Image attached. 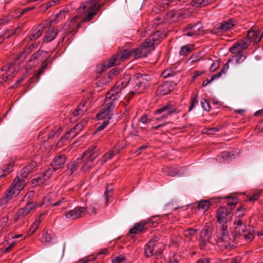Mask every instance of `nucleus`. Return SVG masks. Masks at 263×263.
Here are the masks:
<instances>
[{"label": "nucleus", "mask_w": 263, "mask_h": 263, "mask_svg": "<svg viewBox=\"0 0 263 263\" xmlns=\"http://www.w3.org/2000/svg\"><path fill=\"white\" fill-rule=\"evenodd\" d=\"M260 194L259 193H257L255 194H254L252 195L249 196L248 198V200L249 201H254L256 200H257L259 197H260Z\"/></svg>", "instance_id": "obj_58"}, {"label": "nucleus", "mask_w": 263, "mask_h": 263, "mask_svg": "<svg viewBox=\"0 0 263 263\" xmlns=\"http://www.w3.org/2000/svg\"><path fill=\"white\" fill-rule=\"evenodd\" d=\"M220 63L218 61H215L211 65L210 70L211 71H215L219 67Z\"/></svg>", "instance_id": "obj_59"}, {"label": "nucleus", "mask_w": 263, "mask_h": 263, "mask_svg": "<svg viewBox=\"0 0 263 263\" xmlns=\"http://www.w3.org/2000/svg\"><path fill=\"white\" fill-rule=\"evenodd\" d=\"M125 261V257L124 255H120L116 256L114 258L112 259V263H121Z\"/></svg>", "instance_id": "obj_51"}, {"label": "nucleus", "mask_w": 263, "mask_h": 263, "mask_svg": "<svg viewBox=\"0 0 263 263\" xmlns=\"http://www.w3.org/2000/svg\"><path fill=\"white\" fill-rule=\"evenodd\" d=\"M59 32V29L57 27L49 28L45 33L44 41L46 43L51 42L57 37Z\"/></svg>", "instance_id": "obj_19"}, {"label": "nucleus", "mask_w": 263, "mask_h": 263, "mask_svg": "<svg viewBox=\"0 0 263 263\" xmlns=\"http://www.w3.org/2000/svg\"><path fill=\"white\" fill-rule=\"evenodd\" d=\"M1 71H6V73L2 77V79L5 82L10 80L16 74L13 63L9 64L8 65L3 67L1 68Z\"/></svg>", "instance_id": "obj_15"}, {"label": "nucleus", "mask_w": 263, "mask_h": 263, "mask_svg": "<svg viewBox=\"0 0 263 263\" xmlns=\"http://www.w3.org/2000/svg\"><path fill=\"white\" fill-rule=\"evenodd\" d=\"M159 239L160 237L158 236L155 235L148 241V242H151L152 245H157V243H155L158 242Z\"/></svg>", "instance_id": "obj_62"}, {"label": "nucleus", "mask_w": 263, "mask_h": 263, "mask_svg": "<svg viewBox=\"0 0 263 263\" xmlns=\"http://www.w3.org/2000/svg\"><path fill=\"white\" fill-rule=\"evenodd\" d=\"M198 100H197V95H195L192 97L191 102H190V106L189 107V110L191 111L193 109V108L195 106L196 104H198Z\"/></svg>", "instance_id": "obj_43"}, {"label": "nucleus", "mask_w": 263, "mask_h": 263, "mask_svg": "<svg viewBox=\"0 0 263 263\" xmlns=\"http://www.w3.org/2000/svg\"><path fill=\"white\" fill-rule=\"evenodd\" d=\"M173 87L170 83L165 82L159 85L157 89V93L160 96H164L169 93Z\"/></svg>", "instance_id": "obj_21"}, {"label": "nucleus", "mask_w": 263, "mask_h": 263, "mask_svg": "<svg viewBox=\"0 0 263 263\" xmlns=\"http://www.w3.org/2000/svg\"><path fill=\"white\" fill-rule=\"evenodd\" d=\"M151 79L147 74L136 73L132 78L130 75H124L121 79L117 82L112 89L106 94L105 102V105L102 108L99 116L101 118L107 117L108 120L104 121L101 125L97 127L96 132H99L104 129L109 123V119H111L112 111L116 106V102L121 97L124 89L128 84L132 86L134 90L132 92L136 93L143 92L151 85Z\"/></svg>", "instance_id": "obj_1"}, {"label": "nucleus", "mask_w": 263, "mask_h": 263, "mask_svg": "<svg viewBox=\"0 0 263 263\" xmlns=\"http://www.w3.org/2000/svg\"><path fill=\"white\" fill-rule=\"evenodd\" d=\"M238 202V199L237 198H230L228 200L227 204L232 209L233 207L235 206Z\"/></svg>", "instance_id": "obj_47"}, {"label": "nucleus", "mask_w": 263, "mask_h": 263, "mask_svg": "<svg viewBox=\"0 0 263 263\" xmlns=\"http://www.w3.org/2000/svg\"><path fill=\"white\" fill-rule=\"evenodd\" d=\"M46 180V179L44 177L43 178L39 177L32 180V184L35 185H39L43 183Z\"/></svg>", "instance_id": "obj_53"}, {"label": "nucleus", "mask_w": 263, "mask_h": 263, "mask_svg": "<svg viewBox=\"0 0 263 263\" xmlns=\"http://www.w3.org/2000/svg\"><path fill=\"white\" fill-rule=\"evenodd\" d=\"M241 239H244L248 242L252 241L255 237V231L254 230H246L245 232L239 236Z\"/></svg>", "instance_id": "obj_26"}, {"label": "nucleus", "mask_w": 263, "mask_h": 263, "mask_svg": "<svg viewBox=\"0 0 263 263\" xmlns=\"http://www.w3.org/2000/svg\"><path fill=\"white\" fill-rule=\"evenodd\" d=\"M121 62V61L120 59V55H118V54L117 53L116 54L114 55L110 59L107 64V66L108 67H111L118 65L120 64Z\"/></svg>", "instance_id": "obj_33"}, {"label": "nucleus", "mask_w": 263, "mask_h": 263, "mask_svg": "<svg viewBox=\"0 0 263 263\" xmlns=\"http://www.w3.org/2000/svg\"><path fill=\"white\" fill-rule=\"evenodd\" d=\"M120 72V69L118 68H115L111 69L109 72V77L116 76Z\"/></svg>", "instance_id": "obj_60"}, {"label": "nucleus", "mask_w": 263, "mask_h": 263, "mask_svg": "<svg viewBox=\"0 0 263 263\" xmlns=\"http://www.w3.org/2000/svg\"><path fill=\"white\" fill-rule=\"evenodd\" d=\"M39 224H40L36 221L34 222L31 224L28 231V234L29 235H32L35 232V231L38 229Z\"/></svg>", "instance_id": "obj_45"}, {"label": "nucleus", "mask_w": 263, "mask_h": 263, "mask_svg": "<svg viewBox=\"0 0 263 263\" xmlns=\"http://www.w3.org/2000/svg\"><path fill=\"white\" fill-rule=\"evenodd\" d=\"M200 103H201V106L203 108V109H204L205 110H206V111L210 110V105L209 104V103L208 102V101L206 100H205L204 99H202L201 100Z\"/></svg>", "instance_id": "obj_52"}, {"label": "nucleus", "mask_w": 263, "mask_h": 263, "mask_svg": "<svg viewBox=\"0 0 263 263\" xmlns=\"http://www.w3.org/2000/svg\"><path fill=\"white\" fill-rule=\"evenodd\" d=\"M84 164L82 166L81 170L83 172H85L89 170L91 168L93 167L97 163V162H92L89 161L86 159H83Z\"/></svg>", "instance_id": "obj_32"}, {"label": "nucleus", "mask_w": 263, "mask_h": 263, "mask_svg": "<svg viewBox=\"0 0 263 263\" xmlns=\"http://www.w3.org/2000/svg\"><path fill=\"white\" fill-rule=\"evenodd\" d=\"M56 170H54L53 167H52L51 168H49L44 173V177H45L46 179V180L49 179L50 177V176L53 174L54 172Z\"/></svg>", "instance_id": "obj_46"}, {"label": "nucleus", "mask_w": 263, "mask_h": 263, "mask_svg": "<svg viewBox=\"0 0 263 263\" xmlns=\"http://www.w3.org/2000/svg\"><path fill=\"white\" fill-rule=\"evenodd\" d=\"M234 54L231 58L228 60V63L234 61L237 64L241 63L247 58V55L244 53H237Z\"/></svg>", "instance_id": "obj_27"}, {"label": "nucleus", "mask_w": 263, "mask_h": 263, "mask_svg": "<svg viewBox=\"0 0 263 263\" xmlns=\"http://www.w3.org/2000/svg\"><path fill=\"white\" fill-rule=\"evenodd\" d=\"M229 212L224 206L219 207L216 212L217 226L216 241L220 247L227 248L230 245V237L228 230V218Z\"/></svg>", "instance_id": "obj_2"}, {"label": "nucleus", "mask_w": 263, "mask_h": 263, "mask_svg": "<svg viewBox=\"0 0 263 263\" xmlns=\"http://www.w3.org/2000/svg\"><path fill=\"white\" fill-rule=\"evenodd\" d=\"M177 112L176 108L172 103H168L165 105L156 109L155 111V115H161L160 117L156 118L157 120H164L168 118V117Z\"/></svg>", "instance_id": "obj_7"}, {"label": "nucleus", "mask_w": 263, "mask_h": 263, "mask_svg": "<svg viewBox=\"0 0 263 263\" xmlns=\"http://www.w3.org/2000/svg\"><path fill=\"white\" fill-rule=\"evenodd\" d=\"M30 52V49L25 48L24 49L23 52L20 54V55L17 57L18 60L24 59L29 54Z\"/></svg>", "instance_id": "obj_56"}, {"label": "nucleus", "mask_w": 263, "mask_h": 263, "mask_svg": "<svg viewBox=\"0 0 263 263\" xmlns=\"http://www.w3.org/2000/svg\"><path fill=\"white\" fill-rule=\"evenodd\" d=\"M52 20H46L43 23L39 24L28 36L30 41H34L41 37L44 30L46 28H50L52 26Z\"/></svg>", "instance_id": "obj_8"}, {"label": "nucleus", "mask_w": 263, "mask_h": 263, "mask_svg": "<svg viewBox=\"0 0 263 263\" xmlns=\"http://www.w3.org/2000/svg\"><path fill=\"white\" fill-rule=\"evenodd\" d=\"M9 220L8 216H5L0 219V232L5 228Z\"/></svg>", "instance_id": "obj_50"}, {"label": "nucleus", "mask_w": 263, "mask_h": 263, "mask_svg": "<svg viewBox=\"0 0 263 263\" xmlns=\"http://www.w3.org/2000/svg\"><path fill=\"white\" fill-rule=\"evenodd\" d=\"M146 223L142 222L136 223L134 227L129 230V233L130 234H135L141 232L144 229Z\"/></svg>", "instance_id": "obj_29"}, {"label": "nucleus", "mask_w": 263, "mask_h": 263, "mask_svg": "<svg viewBox=\"0 0 263 263\" xmlns=\"http://www.w3.org/2000/svg\"><path fill=\"white\" fill-rule=\"evenodd\" d=\"M13 165L11 164H7L0 170V177L6 176L12 171Z\"/></svg>", "instance_id": "obj_36"}, {"label": "nucleus", "mask_w": 263, "mask_h": 263, "mask_svg": "<svg viewBox=\"0 0 263 263\" xmlns=\"http://www.w3.org/2000/svg\"><path fill=\"white\" fill-rule=\"evenodd\" d=\"M210 242V240H204L203 239L199 238V246L201 250H205L206 247V245Z\"/></svg>", "instance_id": "obj_54"}, {"label": "nucleus", "mask_w": 263, "mask_h": 263, "mask_svg": "<svg viewBox=\"0 0 263 263\" xmlns=\"http://www.w3.org/2000/svg\"><path fill=\"white\" fill-rule=\"evenodd\" d=\"M145 223H146V225L148 224L150 227H156L157 226L158 223L157 222H156V221H154L153 220V219H148L147 220V222H146Z\"/></svg>", "instance_id": "obj_61"}, {"label": "nucleus", "mask_w": 263, "mask_h": 263, "mask_svg": "<svg viewBox=\"0 0 263 263\" xmlns=\"http://www.w3.org/2000/svg\"><path fill=\"white\" fill-rule=\"evenodd\" d=\"M79 167V162L77 161H73L69 162L67 165V170L66 173L68 175H72Z\"/></svg>", "instance_id": "obj_31"}, {"label": "nucleus", "mask_w": 263, "mask_h": 263, "mask_svg": "<svg viewBox=\"0 0 263 263\" xmlns=\"http://www.w3.org/2000/svg\"><path fill=\"white\" fill-rule=\"evenodd\" d=\"M36 203L32 201H28L26 205L21 208L15 214L14 220L16 222L18 219L25 217L35 210Z\"/></svg>", "instance_id": "obj_10"}, {"label": "nucleus", "mask_w": 263, "mask_h": 263, "mask_svg": "<svg viewBox=\"0 0 263 263\" xmlns=\"http://www.w3.org/2000/svg\"><path fill=\"white\" fill-rule=\"evenodd\" d=\"M120 149L116 146L113 149L110 150L109 152L106 153L103 157L98 160L101 164H104L108 160L111 159L114 156L119 153Z\"/></svg>", "instance_id": "obj_24"}, {"label": "nucleus", "mask_w": 263, "mask_h": 263, "mask_svg": "<svg viewBox=\"0 0 263 263\" xmlns=\"http://www.w3.org/2000/svg\"><path fill=\"white\" fill-rule=\"evenodd\" d=\"M36 166V162L31 161L29 164L24 167L21 171L20 175L22 178H26L29 174L33 171V170Z\"/></svg>", "instance_id": "obj_23"}, {"label": "nucleus", "mask_w": 263, "mask_h": 263, "mask_svg": "<svg viewBox=\"0 0 263 263\" xmlns=\"http://www.w3.org/2000/svg\"><path fill=\"white\" fill-rule=\"evenodd\" d=\"M214 0H193L191 5L195 7H202L210 4Z\"/></svg>", "instance_id": "obj_28"}, {"label": "nucleus", "mask_w": 263, "mask_h": 263, "mask_svg": "<svg viewBox=\"0 0 263 263\" xmlns=\"http://www.w3.org/2000/svg\"><path fill=\"white\" fill-rule=\"evenodd\" d=\"M235 25V22L233 20L223 21L216 24L211 29L210 32L213 34L220 35L223 33L231 30Z\"/></svg>", "instance_id": "obj_6"}, {"label": "nucleus", "mask_w": 263, "mask_h": 263, "mask_svg": "<svg viewBox=\"0 0 263 263\" xmlns=\"http://www.w3.org/2000/svg\"><path fill=\"white\" fill-rule=\"evenodd\" d=\"M213 228L211 226H206L200 232V238L204 240H208L211 238L213 233Z\"/></svg>", "instance_id": "obj_25"}, {"label": "nucleus", "mask_w": 263, "mask_h": 263, "mask_svg": "<svg viewBox=\"0 0 263 263\" xmlns=\"http://www.w3.org/2000/svg\"><path fill=\"white\" fill-rule=\"evenodd\" d=\"M77 14L72 18L70 21L66 22L63 27V29L65 30V35L63 37V40L67 34H74L79 28L81 27V24L83 22L87 21H82L86 16V15L81 19L80 17L83 15H80V13L77 10Z\"/></svg>", "instance_id": "obj_4"}, {"label": "nucleus", "mask_w": 263, "mask_h": 263, "mask_svg": "<svg viewBox=\"0 0 263 263\" xmlns=\"http://www.w3.org/2000/svg\"><path fill=\"white\" fill-rule=\"evenodd\" d=\"M100 154L99 149L96 146H92L86 150L83 155L77 159V161H79L82 159H86L89 161L96 162V159L99 157Z\"/></svg>", "instance_id": "obj_11"}, {"label": "nucleus", "mask_w": 263, "mask_h": 263, "mask_svg": "<svg viewBox=\"0 0 263 263\" xmlns=\"http://www.w3.org/2000/svg\"><path fill=\"white\" fill-rule=\"evenodd\" d=\"M118 54L120 55V59L121 62L128 58L130 56L133 55L132 50L129 51L128 50H125L122 52L118 53Z\"/></svg>", "instance_id": "obj_40"}, {"label": "nucleus", "mask_w": 263, "mask_h": 263, "mask_svg": "<svg viewBox=\"0 0 263 263\" xmlns=\"http://www.w3.org/2000/svg\"><path fill=\"white\" fill-rule=\"evenodd\" d=\"M139 122L146 125L147 123L150 122V120L148 119L147 116L145 114L142 115L139 119ZM145 126L141 127L142 129H145Z\"/></svg>", "instance_id": "obj_44"}, {"label": "nucleus", "mask_w": 263, "mask_h": 263, "mask_svg": "<svg viewBox=\"0 0 263 263\" xmlns=\"http://www.w3.org/2000/svg\"><path fill=\"white\" fill-rule=\"evenodd\" d=\"M211 201L209 200H202L198 202V209L202 212L206 211L211 206Z\"/></svg>", "instance_id": "obj_30"}, {"label": "nucleus", "mask_w": 263, "mask_h": 263, "mask_svg": "<svg viewBox=\"0 0 263 263\" xmlns=\"http://www.w3.org/2000/svg\"><path fill=\"white\" fill-rule=\"evenodd\" d=\"M219 131V129L217 127L209 128L207 129L206 132L208 134H214Z\"/></svg>", "instance_id": "obj_63"}, {"label": "nucleus", "mask_w": 263, "mask_h": 263, "mask_svg": "<svg viewBox=\"0 0 263 263\" xmlns=\"http://www.w3.org/2000/svg\"><path fill=\"white\" fill-rule=\"evenodd\" d=\"M194 48V46L193 45H185V46H183L180 52H179V53L180 55H188L193 50Z\"/></svg>", "instance_id": "obj_37"}, {"label": "nucleus", "mask_w": 263, "mask_h": 263, "mask_svg": "<svg viewBox=\"0 0 263 263\" xmlns=\"http://www.w3.org/2000/svg\"><path fill=\"white\" fill-rule=\"evenodd\" d=\"M51 235L49 234L47 231H44L41 238V242L45 245H49L51 242Z\"/></svg>", "instance_id": "obj_35"}, {"label": "nucleus", "mask_w": 263, "mask_h": 263, "mask_svg": "<svg viewBox=\"0 0 263 263\" xmlns=\"http://www.w3.org/2000/svg\"><path fill=\"white\" fill-rule=\"evenodd\" d=\"M25 184V178H20L18 176H17L13 180L9 189L5 193V199L6 201L9 200L16 192L19 193L20 191L23 190Z\"/></svg>", "instance_id": "obj_5"}, {"label": "nucleus", "mask_w": 263, "mask_h": 263, "mask_svg": "<svg viewBox=\"0 0 263 263\" xmlns=\"http://www.w3.org/2000/svg\"><path fill=\"white\" fill-rule=\"evenodd\" d=\"M66 158L64 155H60L55 156L51 163V166L54 168V170H59L62 168L66 161Z\"/></svg>", "instance_id": "obj_20"}, {"label": "nucleus", "mask_w": 263, "mask_h": 263, "mask_svg": "<svg viewBox=\"0 0 263 263\" xmlns=\"http://www.w3.org/2000/svg\"><path fill=\"white\" fill-rule=\"evenodd\" d=\"M87 103L88 101L87 100L82 101L77 107L75 110L72 112L73 118H76L74 120H76L78 118L82 116L87 110V107L86 106Z\"/></svg>", "instance_id": "obj_17"}, {"label": "nucleus", "mask_w": 263, "mask_h": 263, "mask_svg": "<svg viewBox=\"0 0 263 263\" xmlns=\"http://www.w3.org/2000/svg\"><path fill=\"white\" fill-rule=\"evenodd\" d=\"M46 67V65H45L44 66H43L42 68H41L40 69H39V70H38V71L33 76V77H32L29 80V83H31L32 82V80L33 79V78H36L37 80V81H39V78H40V75L41 74V73H42V72L43 71L44 69Z\"/></svg>", "instance_id": "obj_49"}, {"label": "nucleus", "mask_w": 263, "mask_h": 263, "mask_svg": "<svg viewBox=\"0 0 263 263\" xmlns=\"http://www.w3.org/2000/svg\"><path fill=\"white\" fill-rule=\"evenodd\" d=\"M154 49L145 41L139 47L132 50V54L135 59L144 58Z\"/></svg>", "instance_id": "obj_9"}, {"label": "nucleus", "mask_w": 263, "mask_h": 263, "mask_svg": "<svg viewBox=\"0 0 263 263\" xmlns=\"http://www.w3.org/2000/svg\"><path fill=\"white\" fill-rule=\"evenodd\" d=\"M250 44V41L245 38L234 44V45L230 47L229 50L232 54L243 53V51L248 47Z\"/></svg>", "instance_id": "obj_13"}, {"label": "nucleus", "mask_w": 263, "mask_h": 263, "mask_svg": "<svg viewBox=\"0 0 263 263\" xmlns=\"http://www.w3.org/2000/svg\"><path fill=\"white\" fill-rule=\"evenodd\" d=\"M86 211V208L78 206L73 210L64 213L65 217L67 219H76L82 217Z\"/></svg>", "instance_id": "obj_14"}, {"label": "nucleus", "mask_w": 263, "mask_h": 263, "mask_svg": "<svg viewBox=\"0 0 263 263\" xmlns=\"http://www.w3.org/2000/svg\"><path fill=\"white\" fill-rule=\"evenodd\" d=\"M245 222L246 220L245 219L235 218L234 221V225L235 226L246 225Z\"/></svg>", "instance_id": "obj_57"}, {"label": "nucleus", "mask_w": 263, "mask_h": 263, "mask_svg": "<svg viewBox=\"0 0 263 263\" xmlns=\"http://www.w3.org/2000/svg\"><path fill=\"white\" fill-rule=\"evenodd\" d=\"M246 225H241V226H234V231L235 235L240 236L243 234L245 231L246 230Z\"/></svg>", "instance_id": "obj_38"}, {"label": "nucleus", "mask_w": 263, "mask_h": 263, "mask_svg": "<svg viewBox=\"0 0 263 263\" xmlns=\"http://www.w3.org/2000/svg\"><path fill=\"white\" fill-rule=\"evenodd\" d=\"M201 25L200 23H196L194 25H188L183 31V34L185 36H193L198 35L200 33Z\"/></svg>", "instance_id": "obj_16"}, {"label": "nucleus", "mask_w": 263, "mask_h": 263, "mask_svg": "<svg viewBox=\"0 0 263 263\" xmlns=\"http://www.w3.org/2000/svg\"><path fill=\"white\" fill-rule=\"evenodd\" d=\"M263 36V32H261L257 27L253 26L248 31L247 38L254 44L258 43Z\"/></svg>", "instance_id": "obj_12"}, {"label": "nucleus", "mask_w": 263, "mask_h": 263, "mask_svg": "<svg viewBox=\"0 0 263 263\" xmlns=\"http://www.w3.org/2000/svg\"><path fill=\"white\" fill-rule=\"evenodd\" d=\"M174 72L171 69L165 70L161 74L163 78H168L174 76Z\"/></svg>", "instance_id": "obj_55"}, {"label": "nucleus", "mask_w": 263, "mask_h": 263, "mask_svg": "<svg viewBox=\"0 0 263 263\" xmlns=\"http://www.w3.org/2000/svg\"><path fill=\"white\" fill-rule=\"evenodd\" d=\"M163 19L161 17H157L153 21V25H158L162 23Z\"/></svg>", "instance_id": "obj_64"}, {"label": "nucleus", "mask_w": 263, "mask_h": 263, "mask_svg": "<svg viewBox=\"0 0 263 263\" xmlns=\"http://www.w3.org/2000/svg\"><path fill=\"white\" fill-rule=\"evenodd\" d=\"M246 210L245 208L243 206H241L237 209L236 212V216L235 218L244 219L243 217L245 215L244 211Z\"/></svg>", "instance_id": "obj_42"}, {"label": "nucleus", "mask_w": 263, "mask_h": 263, "mask_svg": "<svg viewBox=\"0 0 263 263\" xmlns=\"http://www.w3.org/2000/svg\"><path fill=\"white\" fill-rule=\"evenodd\" d=\"M101 0H85L78 8L80 15L86 14L83 21H90L96 15L105 3H100Z\"/></svg>", "instance_id": "obj_3"}, {"label": "nucleus", "mask_w": 263, "mask_h": 263, "mask_svg": "<svg viewBox=\"0 0 263 263\" xmlns=\"http://www.w3.org/2000/svg\"><path fill=\"white\" fill-rule=\"evenodd\" d=\"M78 134L77 130H75L74 128H72L65 134L64 137L61 138L60 140L62 142H64L65 140H69L75 137Z\"/></svg>", "instance_id": "obj_34"}, {"label": "nucleus", "mask_w": 263, "mask_h": 263, "mask_svg": "<svg viewBox=\"0 0 263 263\" xmlns=\"http://www.w3.org/2000/svg\"><path fill=\"white\" fill-rule=\"evenodd\" d=\"M161 32L157 31L151 35L148 39H146L145 41L148 43V44L152 47L154 48L155 44H158L161 41Z\"/></svg>", "instance_id": "obj_22"}, {"label": "nucleus", "mask_w": 263, "mask_h": 263, "mask_svg": "<svg viewBox=\"0 0 263 263\" xmlns=\"http://www.w3.org/2000/svg\"><path fill=\"white\" fill-rule=\"evenodd\" d=\"M220 77V73H217L216 74L213 75L210 80L206 79L202 82V86H206L209 83L212 82L215 79Z\"/></svg>", "instance_id": "obj_48"}, {"label": "nucleus", "mask_w": 263, "mask_h": 263, "mask_svg": "<svg viewBox=\"0 0 263 263\" xmlns=\"http://www.w3.org/2000/svg\"><path fill=\"white\" fill-rule=\"evenodd\" d=\"M161 245L160 243H157V245H152L151 242H147L145 246V254L146 257L152 256L154 254L157 257H161V251L157 250L154 253V248L158 245Z\"/></svg>", "instance_id": "obj_18"}, {"label": "nucleus", "mask_w": 263, "mask_h": 263, "mask_svg": "<svg viewBox=\"0 0 263 263\" xmlns=\"http://www.w3.org/2000/svg\"><path fill=\"white\" fill-rule=\"evenodd\" d=\"M197 232V230L193 228H190L183 231L185 237L190 238L195 235Z\"/></svg>", "instance_id": "obj_41"}, {"label": "nucleus", "mask_w": 263, "mask_h": 263, "mask_svg": "<svg viewBox=\"0 0 263 263\" xmlns=\"http://www.w3.org/2000/svg\"><path fill=\"white\" fill-rule=\"evenodd\" d=\"M113 188L111 185H108L106 187V191L104 195L106 198V203L108 202L109 198L111 197Z\"/></svg>", "instance_id": "obj_39"}]
</instances>
